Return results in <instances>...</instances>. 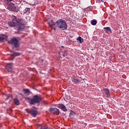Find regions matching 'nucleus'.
I'll list each match as a JSON object with an SVG mask.
<instances>
[{"instance_id": "nucleus-1", "label": "nucleus", "mask_w": 129, "mask_h": 129, "mask_svg": "<svg viewBox=\"0 0 129 129\" xmlns=\"http://www.w3.org/2000/svg\"><path fill=\"white\" fill-rule=\"evenodd\" d=\"M9 26L10 27H16L18 28V31L24 30L26 26V21L23 19H18L17 17H13L12 21L8 22Z\"/></svg>"}, {"instance_id": "nucleus-2", "label": "nucleus", "mask_w": 129, "mask_h": 129, "mask_svg": "<svg viewBox=\"0 0 129 129\" xmlns=\"http://www.w3.org/2000/svg\"><path fill=\"white\" fill-rule=\"evenodd\" d=\"M24 98L25 101L29 102L31 105H35V104H37V103H40V102L42 100V98L38 95L33 96L32 99L29 97H26Z\"/></svg>"}, {"instance_id": "nucleus-3", "label": "nucleus", "mask_w": 129, "mask_h": 129, "mask_svg": "<svg viewBox=\"0 0 129 129\" xmlns=\"http://www.w3.org/2000/svg\"><path fill=\"white\" fill-rule=\"evenodd\" d=\"M55 24L57 28H59L61 30H67L68 26L66 24V21L63 19H59L57 20Z\"/></svg>"}, {"instance_id": "nucleus-4", "label": "nucleus", "mask_w": 129, "mask_h": 129, "mask_svg": "<svg viewBox=\"0 0 129 129\" xmlns=\"http://www.w3.org/2000/svg\"><path fill=\"white\" fill-rule=\"evenodd\" d=\"M19 41L18 37H13L11 40L8 41V44H11L14 48H19L20 47Z\"/></svg>"}, {"instance_id": "nucleus-5", "label": "nucleus", "mask_w": 129, "mask_h": 129, "mask_svg": "<svg viewBox=\"0 0 129 129\" xmlns=\"http://www.w3.org/2000/svg\"><path fill=\"white\" fill-rule=\"evenodd\" d=\"M25 110L28 113H30L33 117H36V116L38 114V111L34 109H26Z\"/></svg>"}, {"instance_id": "nucleus-6", "label": "nucleus", "mask_w": 129, "mask_h": 129, "mask_svg": "<svg viewBox=\"0 0 129 129\" xmlns=\"http://www.w3.org/2000/svg\"><path fill=\"white\" fill-rule=\"evenodd\" d=\"M8 9L16 13H18V12H19V8H18V7L17 6H15V4L12 3L11 4V6L8 7Z\"/></svg>"}, {"instance_id": "nucleus-7", "label": "nucleus", "mask_w": 129, "mask_h": 129, "mask_svg": "<svg viewBox=\"0 0 129 129\" xmlns=\"http://www.w3.org/2000/svg\"><path fill=\"white\" fill-rule=\"evenodd\" d=\"M49 111L53 114H56L57 115L60 113V111L57 108H50Z\"/></svg>"}, {"instance_id": "nucleus-8", "label": "nucleus", "mask_w": 129, "mask_h": 129, "mask_svg": "<svg viewBox=\"0 0 129 129\" xmlns=\"http://www.w3.org/2000/svg\"><path fill=\"white\" fill-rule=\"evenodd\" d=\"M48 24L51 27V28H52V29H53V30H54V31L55 30H56L57 25L56 24V23H55V22H54L53 20L48 21Z\"/></svg>"}, {"instance_id": "nucleus-9", "label": "nucleus", "mask_w": 129, "mask_h": 129, "mask_svg": "<svg viewBox=\"0 0 129 129\" xmlns=\"http://www.w3.org/2000/svg\"><path fill=\"white\" fill-rule=\"evenodd\" d=\"M6 68L7 71H8V72H12V70H13V63H7Z\"/></svg>"}, {"instance_id": "nucleus-10", "label": "nucleus", "mask_w": 129, "mask_h": 129, "mask_svg": "<svg viewBox=\"0 0 129 129\" xmlns=\"http://www.w3.org/2000/svg\"><path fill=\"white\" fill-rule=\"evenodd\" d=\"M57 107L61 109V110L63 111L64 112L67 111V108H66V106L63 104H59L57 106Z\"/></svg>"}, {"instance_id": "nucleus-11", "label": "nucleus", "mask_w": 129, "mask_h": 129, "mask_svg": "<svg viewBox=\"0 0 129 129\" xmlns=\"http://www.w3.org/2000/svg\"><path fill=\"white\" fill-rule=\"evenodd\" d=\"M60 52H61V53H63V57H66V56H67V53L66 52V50H65V49H64L63 46H61V48L60 49Z\"/></svg>"}, {"instance_id": "nucleus-12", "label": "nucleus", "mask_w": 129, "mask_h": 129, "mask_svg": "<svg viewBox=\"0 0 129 129\" xmlns=\"http://www.w3.org/2000/svg\"><path fill=\"white\" fill-rule=\"evenodd\" d=\"M103 90L104 92L105 93L106 97H109L110 96V95L109 94V90L106 88H104Z\"/></svg>"}, {"instance_id": "nucleus-13", "label": "nucleus", "mask_w": 129, "mask_h": 129, "mask_svg": "<svg viewBox=\"0 0 129 129\" xmlns=\"http://www.w3.org/2000/svg\"><path fill=\"white\" fill-rule=\"evenodd\" d=\"M14 101L16 105H20V100L17 98L14 99Z\"/></svg>"}, {"instance_id": "nucleus-14", "label": "nucleus", "mask_w": 129, "mask_h": 129, "mask_svg": "<svg viewBox=\"0 0 129 129\" xmlns=\"http://www.w3.org/2000/svg\"><path fill=\"white\" fill-rule=\"evenodd\" d=\"M20 55H21V53L19 52H16L14 51L11 52V56H20Z\"/></svg>"}, {"instance_id": "nucleus-15", "label": "nucleus", "mask_w": 129, "mask_h": 129, "mask_svg": "<svg viewBox=\"0 0 129 129\" xmlns=\"http://www.w3.org/2000/svg\"><path fill=\"white\" fill-rule=\"evenodd\" d=\"M77 40L78 41V43H80V44H82V43H83V39L81 36H79Z\"/></svg>"}, {"instance_id": "nucleus-16", "label": "nucleus", "mask_w": 129, "mask_h": 129, "mask_svg": "<svg viewBox=\"0 0 129 129\" xmlns=\"http://www.w3.org/2000/svg\"><path fill=\"white\" fill-rule=\"evenodd\" d=\"M8 38V36L5 35H2V36H0V42H2V41H4V40H6Z\"/></svg>"}, {"instance_id": "nucleus-17", "label": "nucleus", "mask_w": 129, "mask_h": 129, "mask_svg": "<svg viewBox=\"0 0 129 129\" xmlns=\"http://www.w3.org/2000/svg\"><path fill=\"white\" fill-rule=\"evenodd\" d=\"M73 82H74L75 83H77L78 84L80 83V80L78 79H76L75 78V77H73V79L72 80Z\"/></svg>"}, {"instance_id": "nucleus-18", "label": "nucleus", "mask_w": 129, "mask_h": 129, "mask_svg": "<svg viewBox=\"0 0 129 129\" xmlns=\"http://www.w3.org/2000/svg\"><path fill=\"white\" fill-rule=\"evenodd\" d=\"M104 30H105V31L107 33H108V32L111 33V29H110V27H104Z\"/></svg>"}, {"instance_id": "nucleus-19", "label": "nucleus", "mask_w": 129, "mask_h": 129, "mask_svg": "<svg viewBox=\"0 0 129 129\" xmlns=\"http://www.w3.org/2000/svg\"><path fill=\"white\" fill-rule=\"evenodd\" d=\"M23 90L25 93V94H27L28 95L30 94V90H29V89H23Z\"/></svg>"}, {"instance_id": "nucleus-20", "label": "nucleus", "mask_w": 129, "mask_h": 129, "mask_svg": "<svg viewBox=\"0 0 129 129\" xmlns=\"http://www.w3.org/2000/svg\"><path fill=\"white\" fill-rule=\"evenodd\" d=\"M91 24L93 26H95V25H96V24H97V20H96L95 19L92 20L91 22Z\"/></svg>"}, {"instance_id": "nucleus-21", "label": "nucleus", "mask_w": 129, "mask_h": 129, "mask_svg": "<svg viewBox=\"0 0 129 129\" xmlns=\"http://www.w3.org/2000/svg\"><path fill=\"white\" fill-rule=\"evenodd\" d=\"M31 8H26L24 10V14H30Z\"/></svg>"}, {"instance_id": "nucleus-22", "label": "nucleus", "mask_w": 129, "mask_h": 129, "mask_svg": "<svg viewBox=\"0 0 129 129\" xmlns=\"http://www.w3.org/2000/svg\"><path fill=\"white\" fill-rule=\"evenodd\" d=\"M40 129H50V128H49V127L46 126H44V127H41L40 128Z\"/></svg>"}, {"instance_id": "nucleus-23", "label": "nucleus", "mask_w": 129, "mask_h": 129, "mask_svg": "<svg viewBox=\"0 0 129 129\" xmlns=\"http://www.w3.org/2000/svg\"><path fill=\"white\" fill-rule=\"evenodd\" d=\"M11 96H12V95H8L7 96V98H6V99H7V100L9 99V98Z\"/></svg>"}, {"instance_id": "nucleus-24", "label": "nucleus", "mask_w": 129, "mask_h": 129, "mask_svg": "<svg viewBox=\"0 0 129 129\" xmlns=\"http://www.w3.org/2000/svg\"><path fill=\"white\" fill-rule=\"evenodd\" d=\"M19 95H21V96H24V95H23V94L22 93H19L18 94Z\"/></svg>"}, {"instance_id": "nucleus-25", "label": "nucleus", "mask_w": 129, "mask_h": 129, "mask_svg": "<svg viewBox=\"0 0 129 129\" xmlns=\"http://www.w3.org/2000/svg\"><path fill=\"white\" fill-rule=\"evenodd\" d=\"M7 1H8L9 2H12L13 1V0H7Z\"/></svg>"}, {"instance_id": "nucleus-26", "label": "nucleus", "mask_w": 129, "mask_h": 129, "mask_svg": "<svg viewBox=\"0 0 129 129\" xmlns=\"http://www.w3.org/2000/svg\"><path fill=\"white\" fill-rule=\"evenodd\" d=\"M58 54H59V55H60V54H61V53H60V52H58Z\"/></svg>"}, {"instance_id": "nucleus-27", "label": "nucleus", "mask_w": 129, "mask_h": 129, "mask_svg": "<svg viewBox=\"0 0 129 129\" xmlns=\"http://www.w3.org/2000/svg\"><path fill=\"white\" fill-rule=\"evenodd\" d=\"M11 110L12 111H13V110H12V109H11Z\"/></svg>"}, {"instance_id": "nucleus-28", "label": "nucleus", "mask_w": 129, "mask_h": 129, "mask_svg": "<svg viewBox=\"0 0 129 129\" xmlns=\"http://www.w3.org/2000/svg\"><path fill=\"white\" fill-rule=\"evenodd\" d=\"M44 103H46V102H45V101H44Z\"/></svg>"}, {"instance_id": "nucleus-29", "label": "nucleus", "mask_w": 129, "mask_h": 129, "mask_svg": "<svg viewBox=\"0 0 129 129\" xmlns=\"http://www.w3.org/2000/svg\"><path fill=\"white\" fill-rule=\"evenodd\" d=\"M13 17H16V16H13Z\"/></svg>"}]
</instances>
